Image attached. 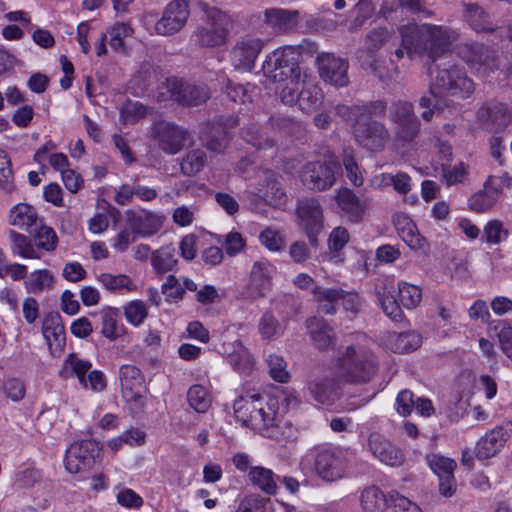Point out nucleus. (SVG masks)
<instances>
[{
    "label": "nucleus",
    "instance_id": "19",
    "mask_svg": "<svg viewBox=\"0 0 512 512\" xmlns=\"http://www.w3.org/2000/svg\"><path fill=\"white\" fill-rule=\"evenodd\" d=\"M354 122V136L360 146L370 151H379L384 148L389 139V133L383 124L374 121Z\"/></svg>",
    "mask_w": 512,
    "mask_h": 512
},
{
    "label": "nucleus",
    "instance_id": "55",
    "mask_svg": "<svg viewBox=\"0 0 512 512\" xmlns=\"http://www.w3.org/2000/svg\"><path fill=\"white\" fill-rule=\"evenodd\" d=\"M270 376L277 382L286 383L290 378L286 361L277 354H270L267 358Z\"/></svg>",
    "mask_w": 512,
    "mask_h": 512
},
{
    "label": "nucleus",
    "instance_id": "57",
    "mask_svg": "<svg viewBox=\"0 0 512 512\" xmlns=\"http://www.w3.org/2000/svg\"><path fill=\"white\" fill-rule=\"evenodd\" d=\"M132 33L133 29L124 22H117L112 25L108 30V34L110 36L109 44L111 48L116 51L122 50L124 48L123 40L126 37L131 36Z\"/></svg>",
    "mask_w": 512,
    "mask_h": 512
},
{
    "label": "nucleus",
    "instance_id": "50",
    "mask_svg": "<svg viewBox=\"0 0 512 512\" xmlns=\"http://www.w3.org/2000/svg\"><path fill=\"white\" fill-rule=\"evenodd\" d=\"M32 206L26 203H18L10 210V224L24 228L27 232L32 227Z\"/></svg>",
    "mask_w": 512,
    "mask_h": 512
},
{
    "label": "nucleus",
    "instance_id": "64",
    "mask_svg": "<svg viewBox=\"0 0 512 512\" xmlns=\"http://www.w3.org/2000/svg\"><path fill=\"white\" fill-rule=\"evenodd\" d=\"M443 178L448 186L463 182L468 173V166L459 162L454 166L443 167Z\"/></svg>",
    "mask_w": 512,
    "mask_h": 512
},
{
    "label": "nucleus",
    "instance_id": "14",
    "mask_svg": "<svg viewBox=\"0 0 512 512\" xmlns=\"http://www.w3.org/2000/svg\"><path fill=\"white\" fill-rule=\"evenodd\" d=\"M264 46V40L254 35L247 34L240 37L230 55L233 67L241 71H251Z\"/></svg>",
    "mask_w": 512,
    "mask_h": 512
},
{
    "label": "nucleus",
    "instance_id": "11",
    "mask_svg": "<svg viewBox=\"0 0 512 512\" xmlns=\"http://www.w3.org/2000/svg\"><path fill=\"white\" fill-rule=\"evenodd\" d=\"M209 97L205 86H196L176 78L168 79L160 88L158 100H174L182 105H199Z\"/></svg>",
    "mask_w": 512,
    "mask_h": 512
},
{
    "label": "nucleus",
    "instance_id": "56",
    "mask_svg": "<svg viewBox=\"0 0 512 512\" xmlns=\"http://www.w3.org/2000/svg\"><path fill=\"white\" fill-rule=\"evenodd\" d=\"M343 165L346 176L354 186H361L364 183V175L354 159L352 150H345L343 155Z\"/></svg>",
    "mask_w": 512,
    "mask_h": 512
},
{
    "label": "nucleus",
    "instance_id": "12",
    "mask_svg": "<svg viewBox=\"0 0 512 512\" xmlns=\"http://www.w3.org/2000/svg\"><path fill=\"white\" fill-rule=\"evenodd\" d=\"M339 169L334 160L308 162L300 173V179L308 189L324 191L333 186Z\"/></svg>",
    "mask_w": 512,
    "mask_h": 512
},
{
    "label": "nucleus",
    "instance_id": "54",
    "mask_svg": "<svg viewBox=\"0 0 512 512\" xmlns=\"http://www.w3.org/2000/svg\"><path fill=\"white\" fill-rule=\"evenodd\" d=\"M206 164V155L200 149L190 151L181 163L184 174L194 175L202 170Z\"/></svg>",
    "mask_w": 512,
    "mask_h": 512
},
{
    "label": "nucleus",
    "instance_id": "33",
    "mask_svg": "<svg viewBox=\"0 0 512 512\" xmlns=\"http://www.w3.org/2000/svg\"><path fill=\"white\" fill-rule=\"evenodd\" d=\"M337 113L348 121H370L372 117H378L385 114L386 106L382 101L372 102L364 106H338Z\"/></svg>",
    "mask_w": 512,
    "mask_h": 512
},
{
    "label": "nucleus",
    "instance_id": "29",
    "mask_svg": "<svg viewBox=\"0 0 512 512\" xmlns=\"http://www.w3.org/2000/svg\"><path fill=\"white\" fill-rule=\"evenodd\" d=\"M274 266L267 260L256 261L251 269L247 291L250 297H262L269 289Z\"/></svg>",
    "mask_w": 512,
    "mask_h": 512
},
{
    "label": "nucleus",
    "instance_id": "7",
    "mask_svg": "<svg viewBox=\"0 0 512 512\" xmlns=\"http://www.w3.org/2000/svg\"><path fill=\"white\" fill-rule=\"evenodd\" d=\"M363 512H384L386 508H395L400 511L422 512L420 507L404 496L392 492L387 496L375 486L364 488L359 496Z\"/></svg>",
    "mask_w": 512,
    "mask_h": 512
},
{
    "label": "nucleus",
    "instance_id": "41",
    "mask_svg": "<svg viewBox=\"0 0 512 512\" xmlns=\"http://www.w3.org/2000/svg\"><path fill=\"white\" fill-rule=\"evenodd\" d=\"M322 99L323 95L321 89L311 81L305 79L297 100L299 108L305 112L314 111L321 105Z\"/></svg>",
    "mask_w": 512,
    "mask_h": 512
},
{
    "label": "nucleus",
    "instance_id": "9",
    "mask_svg": "<svg viewBox=\"0 0 512 512\" xmlns=\"http://www.w3.org/2000/svg\"><path fill=\"white\" fill-rule=\"evenodd\" d=\"M389 118L394 124L396 149H400L414 140L419 131V124L409 102L393 103L389 109Z\"/></svg>",
    "mask_w": 512,
    "mask_h": 512
},
{
    "label": "nucleus",
    "instance_id": "37",
    "mask_svg": "<svg viewBox=\"0 0 512 512\" xmlns=\"http://www.w3.org/2000/svg\"><path fill=\"white\" fill-rule=\"evenodd\" d=\"M90 368H92V363L89 360L79 357L76 353H70L62 362L59 376L65 380L77 378L79 383Z\"/></svg>",
    "mask_w": 512,
    "mask_h": 512
},
{
    "label": "nucleus",
    "instance_id": "59",
    "mask_svg": "<svg viewBox=\"0 0 512 512\" xmlns=\"http://www.w3.org/2000/svg\"><path fill=\"white\" fill-rule=\"evenodd\" d=\"M9 234L13 253L23 258L32 259V239L14 230H10Z\"/></svg>",
    "mask_w": 512,
    "mask_h": 512
},
{
    "label": "nucleus",
    "instance_id": "15",
    "mask_svg": "<svg viewBox=\"0 0 512 512\" xmlns=\"http://www.w3.org/2000/svg\"><path fill=\"white\" fill-rule=\"evenodd\" d=\"M316 473L326 481L341 479L346 471L345 453L336 448L321 449L315 456Z\"/></svg>",
    "mask_w": 512,
    "mask_h": 512
},
{
    "label": "nucleus",
    "instance_id": "44",
    "mask_svg": "<svg viewBox=\"0 0 512 512\" xmlns=\"http://www.w3.org/2000/svg\"><path fill=\"white\" fill-rule=\"evenodd\" d=\"M307 329L315 345L321 349L327 348L332 342V330L326 322L320 318H310L307 321Z\"/></svg>",
    "mask_w": 512,
    "mask_h": 512
},
{
    "label": "nucleus",
    "instance_id": "48",
    "mask_svg": "<svg viewBox=\"0 0 512 512\" xmlns=\"http://www.w3.org/2000/svg\"><path fill=\"white\" fill-rule=\"evenodd\" d=\"M483 186L498 202L503 195L504 188L512 189V175L507 172L500 175H490Z\"/></svg>",
    "mask_w": 512,
    "mask_h": 512
},
{
    "label": "nucleus",
    "instance_id": "52",
    "mask_svg": "<svg viewBox=\"0 0 512 512\" xmlns=\"http://www.w3.org/2000/svg\"><path fill=\"white\" fill-rule=\"evenodd\" d=\"M79 385L84 390L100 393L107 387V378L101 370L92 369L84 374Z\"/></svg>",
    "mask_w": 512,
    "mask_h": 512
},
{
    "label": "nucleus",
    "instance_id": "63",
    "mask_svg": "<svg viewBox=\"0 0 512 512\" xmlns=\"http://www.w3.org/2000/svg\"><path fill=\"white\" fill-rule=\"evenodd\" d=\"M259 240L265 248L273 252L281 250L285 245L282 234L272 228L264 229L259 235Z\"/></svg>",
    "mask_w": 512,
    "mask_h": 512
},
{
    "label": "nucleus",
    "instance_id": "23",
    "mask_svg": "<svg viewBox=\"0 0 512 512\" xmlns=\"http://www.w3.org/2000/svg\"><path fill=\"white\" fill-rule=\"evenodd\" d=\"M337 373L333 378H316L307 384L310 397L317 403L325 406L333 405L341 395Z\"/></svg>",
    "mask_w": 512,
    "mask_h": 512
},
{
    "label": "nucleus",
    "instance_id": "60",
    "mask_svg": "<svg viewBox=\"0 0 512 512\" xmlns=\"http://www.w3.org/2000/svg\"><path fill=\"white\" fill-rule=\"evenodd\" d=\"M428 464L438 477L448 475L454 472L456 462L448 457L439 454H432L428 458Z\"/></svg>",
    "mask_w": 512,
    "mask_h": 512
},
{
    "label": "nucleus",
    "instance_id": "5",
    "mask_svg": "<svg viewBox=\"0 0 512 512\" xmlns=\"http://www.w3.org/2000/svg\"><path fill=\"white\" fill-rule=\"evenodd\" d=\"M377 367L373 353L363 344L346 348L338 361L337 375L342 383L362 384L369 382Z\"/></svg>",
    "mask_w": 512,
    "mask_h": 512
},
{
    "label": "nucleus",
    "instance_id": "31",
    "mask_svg": "<svg viewBox=\"0 0 512 512\" xmlns=\"http://www.w3.org/2000/svg\"><path fill=\"white\" fill-rule=\"evenodd\" d=\"M335 202L339 209L353 222L362 220L366 203L348 188H340L335 195Z\"/></svg>",
    "mask_w": 512,
    "mask_h": 512
},
{
    "label": "nucleus",
    "instance_id": "32",
    "mask_svg": "<svg viewBox=\"0 0 512 512\" xmlns=\"http://www.w3.org/2000/svg\"><path fill=\"white\" fill-rule=\"evenodd\" d=\"M477 117L487 129L501 130L512 122V113L505 104L498 103L481 108Z\"/></svg>",
    "mask_w": 512,
    "mask_h": 512
},
{
    "label": "nucleus",
    "instance_id": "22",
    "mask_svg": "<svg viewBox=\"0 0 512 512\" xmlns=\"http://www.w3.org/2000/svg\"><path fill=\"white\" fill-rule=\"evenodd\" d=\"M297 215L310 241H313L323 228V210L318 200L315 198L299 200Z\"/></svg>",
    "mask_w": 512,
    "mask_h": 512
},
{
    "label": "nucleus",
    "instance_id": "10",
    "mask_svg": "<svg viewBox=\"0 0 512 512\" xmlns=\"http://www.w3.org/2000/svg\"><path fill=\"white\" fill-rule=\"evenodd\" d=\"M118 376L123 399L129 404L130 410L140 411L145 405L147 392L141 370L134 365L125 364L119 368Z\"/></svg>",
    "mask_w": 512,
    "mask_h": 512
},
{
    "label": "nucleus",
    "instance_id": "61",
    "mask_svg": "<svg viewBox=\"0 0 512 512\" xmlns=\"http://www.w3.org/2000/svg\"><path fill=\"white\" fill-rule=\"evenodd\" d=\"M147 114V108L138 101H128L120 111L122 121L135 123Z\"/></svg>",
    "mask_w": 512,
    "mask_h": 512
},
{
    "label": "nucleus",
    "instance_id": "27",
    "mask_svg": "<svg viewBox=\"0 0 512 512\" xmlns=\"http://www.w3.org/2000/svg\"><path fill=\"white\" fill-rule=\"evenodd\" d=\"M510 433L504 426H496L484 436L476 445V456L479 459H488L497 455L509 439Z\"/></svg>",
    "mask_w": 512,
    "mask_h": 512
},
{
    "label": "nucleus",
    "instance_id": "21",
    "mask_svg": "<svg viewBox=\"0 0 512 512\" xmlns=\"http://www.w3.org/2000/svg\"><path fill=\"white\" fill-rule=\"evenodd\" d=\"M319 75L325 82L334 86H345L348 83V63L330 53H323L317 57Z\"/></svg>",
    "mask_w": 512,
    "mask_h": 512
},
{
    "label": "nucleus",
    "instance_id": "13",
    "mask_svg": "<svg viewBox=\"0 0 512 512\" xmlns=\"http://www.w3.org/2000/svg\"><path fill=\"white\" fill-rule=\"evenodd\" d=\"M257 412L252 415L246 427L266 437H274L280 422L278 402L267 395H262Z\"/></svg>",
    "mask_w": 512,
    "mask_h": 512
},
{
    "label": "nucleus",
    "instance_id": "40",
    "mask_svg": "<svg viewBox=\"0 0 512 512\" xmlns=\"http://www.w3.org/2000/svg\"><path fill=\"white\" fill-rule=\"evenodd\" d=\"M509 235V230L503 221L491 219L483 227L481 241L488 246H495L507 241Z\"/></svg>",
    "mask_w": 512,
    "mask_h": 512
},
{
    "label": "nucleus",
    "instance_id": "36",
    "mask_svg": "<svg viewBox=\"0 0 512 512\" xmlns=\"http://www.w3.org/2000/svg\"><path fill=\"white\" fill-rule=\"evenodd\" d=\"M263 394L247 392L234 401V414L237 421L244 426L251 420L252 415L257 412L259 402Z\"/></svg>",
    "mask_w": 512,
    "mask_h": 512
},
{
    "label": "nucleus",
    "instance_id": "53",
    "mask_svg": "<svg viewBox=\"0 0 512 512\" xmlns=\"http://www.w3.org/2000/svg\"><path fill=\"white\" fill-rule=\"evenodd\" d=\"M393 36V32L386 27H376L366 36V48L370 52L380 50Z\"/></svg>",
    "mask_w": 512,
    "mask_h": 512
},
{
    "label": "nucleus",
    "instance_id": "24",
    "mask_svg": "<svg viewBox=\"0 0 512 512\" xmlns=\"http://www.w3.org/2000/svg\"><path fill=\"white\" fill-rule=\"evenodd\" d=\"M394 225L400 238L413 251L426 253L429 250L427 239L420 234L414 221L404 213H398L394 217Z\"/></svg>",
    "mask_w": 512,
    "mask_h": 512
},
{
    "label": "nucleus",
    "instance_id": "18",
    "mask_svg": "<svg viewBox=\"0 0 512 512\" xmlns=\"http://www.w3.org/2000/svg\"><path fill=\"white\" fill-rule=\"evenodd\" d=\"M152 133L160 149L171 155L177 154L188 138L186 130L166 121L154 123Z\"/></svg>",
    "mask_w": 512,
    "mask_h": 512
},
{
    "label": "nucleus",
    "instance_id": "28",
    "mask_svg": "<svg viewBox=\"0 0 512 512\" xmlns=\"http://www.w3.org/2000/svg\"><path fill=\"white\" fill-rule=\"evenodd\" d=\"M222 353L229 365L240 374H248L253 370L254 359L243 344L235 340L222 344Z\"/></svg>",
    "mask_w": 512,
    "mask_h": 512
},
{
    "label": "nucleus",
    "instance_id": "39",
    "mask_svg": "<svg viewBox=\"0 0 512 512\" xmlns=\"http://www.w3.org/2000/svg\"><path fill=\"white\" fill-rule=\"evenodd\" d=\"M58 244V237L54 229L45 224L41 218L34 217V248L51 252Z\"/></svg>",
    "mask_w": 512,
    "mask_h": 512
},
{
    "label": "nucleus",
    "instance_id": "47",
    "mask_svg": "<svg viewBox=\"0 0 512 512\" xmlns=\"http://www.w3.org/2000/svg\"><path fill=\"white\" fill-rule=\"evenodd\" d=\"M189 405L199 413H205L211 406L212 397L207 388L202 385H193L188 391Z\"/></svg>",
    "mask_w": 512,
    "mask_h": 512
},
{
    "label": "nucleus",
    "instance_id": "46",
    "mask_svg": "<svg viewBox=\"0 0 512 512\" xmlns=\"http://www.w3.org/2000/svg\"><path fill=\"white\" fill-rule=\"evenodd\" d=\"M176 263L175 250L171 247H162L151 254V264L156 273L171 271Z\"/></svg>",
    "mask_w": 512,
    "mask_h": 512
},
{
    "label": "nucleus",
    "instance_id": "2",
    "mask_svg": "<svg viewBox=\"0 0 512 512\" xmlns=\"http://www.w3.org/2000/svg\"><path fill=\"white\" fill-rule=\"evenodd\" d=\"M432 84L429 95L420 99V105L427 108L422 113V117L429 121L439 113L445 105L444 96H458L461 98L469 97L474 92V83L467 78L465 73L458 67L451 69H439L431 72Z\"/></svg>",
    "mask_w": 512,
    "mask_h": 512
},
{
    "label": "nucleus",
    "instance_id": "25",
    "mask_svg": "<svg viewBox=\"0 0 512 512\" xmlns=\"http://www.w3.org/2000/svg\"><path fill=\"white\" fill-rule=\"evenodd\" d=\"M369 449L376 459L387 466H400L404 462L403 452L377 433L369 436Z\"/></svg>",
    "mask_w": 512,
    "mask_h": 512
},
{
    "label": "nucleus",
    "instance_id": "8",
    "mask_svg": "<svg viewBox=\"0 0 512 512\" xmlns=\"http://www.w3.org/2000/svg\"><path fill=\"white\" fill-rule=\"evenodd\" d=\"M189 15V5L186 0H172L164 8L162 17L155 23L149 17H145V27L152 34L173 35L184 28Z\"/></svg>",
    "mask_w": 512,
    "mask_h": 512
},
{
    "label": "nucleus",
    "instance_id": "38",
    "mask_svg": "<svg viewBox=\"0 0 512 512\" xmlns=\"http://www.w3.org/2000/svg\"><path fill=\"white\" fill-rule=\"evenodd\" d=\"M250 483L265 494L274 495L277 492L276 476L271 469L263 466H253L248 472Z\"/></svg>",
    "mask_w": 512,
    "mask_h": 512
},
{
    "label": "nucleus",
    "instance_id": "16",
    "mask_svg": "<svg viewBox=\"0 0 512 512\" xmlns=\"http://www.w3.org/2000/svg\"><path fill=\"white\" fill-rule=\"evenodd\" d=\"M96 443L92 440L73 442L66 450L64 465L67 472L77 474L90 469L94 464Z\"/></svg>",
    "mask_w": 512,
    "mask_h": 512
},
{
    "label": "nucleus",
    "instance_id": "34",
    "mask_svg": "<svg viewBox=\"0 0 512 512\" xmlns=\"http://www.w3.org/2000/svg\"><path fill=\"white\" fill-rule=\"evenodd\" d=\"M97 282L107 291L113 293H133L138 290L135 281L126 274L101 273L96 277Z\"/></svg>",
    "mask_w": 512,
    "mask_h": 512
},
{
    "label": "nucleus",
    "instance_id": "49",
    "mask_svg": "<svg viewBox=\"0 0 512 512\" xmlns=\"http://www.w3.org/2000/svg\"><path fill=\"white\" fill-rule=\"evenodd\" d=\"M126 321L134 327L140 326L148 316V308L141 300H131L123 307Z\"/></svg>",
    "mask_w": 512,
    "mask_h": 512
},
{
    "label": "nucleus",
    "instance_id": "42",
    "mask_svg": "<svg viewBox=\"0 0 512 512\" xmlns=\"http://www.w3.org/2000/svg\"><path fill=\"white\" fill-rule=\"evenodd\" d=\"M312 293L320 310L327 314H333L335 312V305L343 297V290L340 288H322L315 286Z\"/></svg>",
    "mask_w": 512,
    "mask_h": 512
},
{
    "label": "nucleus",
    "instance_id": "43",
    "mask_svg": "<svg viewBox=\"0 0 512 512\" xmlns=\"http://www.w3.org/2000/svg\"><path fill=\"white\" fill-rule=\"evenodd\" d=\"M127 333L125 326L118 321L115 309L103 312L101 316V334L110 341H116Z\"/></svg>",
    "mask_w": 512,
    "mask_h": 512
},
{
    "label": "nucleus",
    "instance_id": "3",
    "mask_svg": "<svg viewBox=\"0 0 512 512\" xmlns=\"http://www.w3.org/2000/svg\"><path fill=\"white\" fill-rule=\"evenodd\" d=\"M401 44L403 48L395 51L397 58L404 56L405 50L408 53H428L429 57L435 58L442 54L449 45V35L440 26L423 24L418 26L414 23L402 25L399 28Z\"/></svg>",
    "mask_w": 512,
    "mask_h": 512
},
{
    "label": "nucleus",
    "instance_id": "35",
    "mask_svg": "<svg viewBox=\"0 0 512 512\" xmlns=\"http://www.w3.org/2000/svg\"><path fill=\"white\" fill-rule=\"evenodd\" d=\"M422 343V337L415 331L405 333H389L385 346L395 353H408L416 350Z\"/></svg>",
    "mask_w": 512,
    "mask_h": 512
},
{
    "label": "nucleus",
    "instance_id": "6",
    "mask_svg": "<svg viewBox=\"0 0 512 512\" xmlns=\"http://www.w3.org/2000/svg\"><path fill=\"white\" fill-rule=\"evenodd\" d=\"M205 21L194 32L199 45L204 47H216L226 43L228 30V16L216 7L207 4L202 5Z\"/></svg>",
    "mask_w": 512,
    "mask_h": 512
},
{
    "label": "nucleus",
    "instance_id": "17",
    "mask_svg": "<svg viewBox=\"0 0 512 512\" xmlns=\"http://www.w3.org/2000/svg\"><path fill=\"white\" fill-rule=\"evenodd\" d=\"M126 221L133 234L148 238L158 233L163 227L165 216L150 210H127Z\"/></svg>",
    "mask_w": 512,
    "mask_h": 512
},
{
    "label": "nucleus",
    "instance_id": "58",
    "mask_svg": "<svg viewBox=\"0 0 512 512\" xmlns=\"http://www.w3.org/2000/svg\"><path fill=\"white\" fill-rule=\"evenodd\" d=\"M467 19L476 32H484L491 29L487 14L476 5H467Z\"/></svg>",
    "mask_w": 512,
    "mask_h": 512
},
{
    "label": "nucleus",
    "instance_id": "30",
    "mask_svg": "<svg viewBox=\"0 0 512 512\" xmlns=\"http://www.w3.org/2000/svg\"><path fill=\"white\" fill-rule=\"evenodd\" d=\"M263 22L274 32H289L299 24V13L296 10L282 8L266 9L263 13Z\"/></svg>",
    "mask_w": 512,
    "mask_h": 512
},
{
    "label": "nucleus",
    "instance_id": "1",
    "mask_svg": "<svg viewBox=\"0 0 512 512\" xmlns=\"http://www.w3.org/2000/svg\"><path fill=\"white\" fill-rule=\"evenodd\" d=\"M297 49L293 46H283L275 49L266 56L262 70L267 81L277 84L275 90L283 103H297L300 88L306 75L302 77L301 70L296 64Z\"/></svg>",
    "mask_w": 512,
    "mask_h": 512
},
{
    "label": "nucleus",
    "instance_id": "51",
    "mask_svg": "<svg viewBox=\"0 0 512 512\" xmlns=\"http://www.w3.org/2000/svg\"><path fill=\"white\" fill-rule=\"evenodd\" d=\"M497 204L495 198L483 187L468 199V207L476 213H486L494 208Z\"/></svg>",
    "mask_w": 512,
    "mask_h": 512
},
{
    "label": "nucleus",
    "instance_id": "20",
    "mask_svg": "<svg viewBox=\"0 0 512 512\" xmlns=\"http://www.w3.org/2000/svg\"><path fill=\"white\" fill-rule=\"evenodd\" d=\"M42 335L50 355L60 356L66 344V332L62 317L58 312H51L45 316L42 323Z\"/></svg>",
    "mask_w": 512,
    "mask_h": 512
},
{
    "label": "nucleus",
    "instance_id": "62",
    "mask_svg": "<svg viewBox=\"0 0 512 512\" xmlns=\"http://www.w3.org/2000/svg\"><path fill=\"white\" fill-rule=\"evenodd\" d=\"M467 62L482 75L488 74L494 67L492 64L494 59L487 55L480 47L475 49L473 55L467 59Z\"/></svg>",
    "mask_w": 512,
    "mask_h": 512
},
{
    "label": "nucleus",
    "instance_id": "26",
    "mask_svg": "<svg viewBox=\"0 0 512 512\" xmlns=\"http://www.w3.org/2000/svg\"><path fill=\"white\" fill-rule=\"evenodd\" d=\"M247 193L251 200L262 201L274 207L282 206L286 202V195L279 183L271 175L265 176L262 182L256 187L250 188Z\"/></svg>",
    "mask_w": 512,
    "mask_h": 512
},
{
    "label": "nucleus",
    "instance_id": "45",
    "mask_svg": "<svg viewBox=\"0 0 512 512\" xmlns=\"http://www.w3.org/2000/svg\"><path fill=\"white\" fill-rule=\"evenodd\" d=\"M286 329L285 323H281L272 313L266 312L258 323V331L262 339L276 340L280 338Z\"/></svg>",
    "mask_w": 512,
    "mask_h": 512
},
{
    "label": "nucleus",
    "instance_id": "4",
    "mask_svg": "<svg viewBox=\"0 0 512 512\" xmlns=\"http://www.w3.org/2000/svg\"><path fill=\"white\" fill-rule=\"evenodd\" d=\"M376 295L384 313L394 321L402 318L401 307L415 309L422 300V289L414 284L402 281L393 285L391 281L383 280L376 286Z\"/></svg>",
    "mask_w": 512,
    "mask_h": 512
}]
</instances>
